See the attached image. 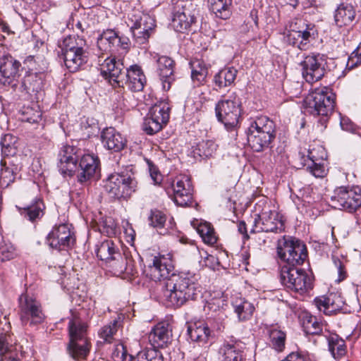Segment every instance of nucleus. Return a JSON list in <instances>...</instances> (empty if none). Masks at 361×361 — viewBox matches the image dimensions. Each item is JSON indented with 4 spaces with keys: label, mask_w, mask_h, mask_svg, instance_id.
Returning <instances> with one entry per match:
<instances>
[{
    "label": "nucleus",
    "mask_w": 361,
    "mask_h": 361,
    "mask_svg": "<svg viewBox=\"0 0 361 361\" xmlns=\"http://www.w3.org/2000/svg\"><path fill=\"white\" fill-rule=\"evenodd\" d=\"M148 268L153 280H166L163 295L169 306L180 307L188 300H195L200 295L201 288L196 274L188 271L171 274L174 267L170 254L152 256Z\"/></svg>",
    "instance_id": "nucleus-1"
},
{
    "label": "nucleus",
    "mask_w": 361,
    "mask_h": 361,
    "mask_svg": "<svg viewBox=\"0 0 361 361\" xmlns=\"http://www.w3.org/2000/svg\"><path fill=\"white\" fill-rule=\"evenodd\" d=\"M246 134L250 147L254 152H260L270 147L276 138V125L267 116H259L250 121Z\"/></svg>",
    "instance_id": "nucleus-2"
},
{
    "label": "nucleus",
    "mask_w": 361,
    "mask_h": 361,
    "mask_svg": "<svg viewBox=\"0 0 361 361\" xmlns=\"http://www.w3.org/2000/svg\"><path fill=\"white\" fill-rule=\"evenodd\" d=\"M104 190L117 200H128L138 190V182L130 166L120 172L111 173L104 179Z\"/></svg>",
    "instance_id": "nucleus-3"
},
{
    "label": "nucleus",
    "mask_w": 361,
    "mask_h": 361,
    "mask_svg": "<svg viewBox=\"0 0 361 361\" xmlns=\"http://www.w3.org/2000/svg\"><path fill=\"white\" fill-rule=\"evenodd\" d=\"M305 110L313 116H320L318 122L326 127L329 116L333 113L335 94L328 87L316 89L305 100Z\"/></svg>",
    "instance_id": "nucleus-4"
},
{
    "label": "nucleus",
    "mask_w": 361,
    "mask_h": 361,
    "mask_svg": "<svg viewBox=\"0 0 361 361\" xmlns=\"http://www.w3.org/2000/svg\"><path fill=\"white\" fill-rule=\"evenodd\" d=\"M241 111V101L235 94H231L228 99L219 101L215 106L217 120L224 125L233 140H236L238 137Z\"/></svg>",
    "instance_id": "nucleus-5"
},
{
    "label": "nucleus",
    "mask_w": 361,
    "mask_h": 361,
    "mask_svg": "<svg viewBox=\"0 0 361 361\" xmlns=\"http://www.w3.org/2000/svg\"><path fill=\"white\" fill-rule=\"evenodd\" d=\"M87 325L79 321L68 322L69 342L66 351L75 361L84 360L91 349V343L87 336Z\"/></svg>",
    "instance_id": "nucleus-6"
},
{
    "label": "nucleus",
    "mask_w": 361,
    "mask_h": 361,
    "mask_svg": "<svg viewBox=\"0 0 361 361\" xmlns=\"http://www.w3.org/2000/svg\"><path fill=\"white\" fill-rule=\"evenodd\" d=\"M278 257L286 263L283 266L298 267L308 257L306 245L300 240L290 236H283L277 243Z\"/></svg>",
    "instance_id": "nucleus-7"
},
{
    "label": "nucleus",
    "mask_w": 361,
    "mask_h": 361,
    "mask_svg": "<svg viewBox=\"0 0 361 361\" xmlns=\"http://www.w3.org/2000/svg\"><path fill=\"white\" fill-rule=\"evenodd\" d=\"M282 285L288 290L303 295L313 288V277L298 267L282 266L280 271Z\"/></svg>",
    "instance_id": "nucleus-8"
},
{
    "label": "nucleus",
    "mask_w": 361,
    "mask_h": 361,
    "mask_svg": "<svg viewBox=\"0 0 361 361\" xmlns=\"http://www.w3.org/2000/svg\"><path fill=\"white\" fill-rule=\"evenodd\" d=\"M317 36L318 31L314 24L296 20L291 23L285 38L289 45L300 50H307Z\"/></svg>",
    "instance_id": "nucleus-9"
},
{
    "label": "nucleus",
    "mask_w": 361,
    "mask_h": 361,
    "mask_svg": "<svg viewBox=\"0 0 361 361\" xmlns=\"http://www.w3.org/2000/svg\"><path fill=\"white\" fill-rule=\"evenodd\" d=\"M140 6L138 4V8L128 13V25L136 43L142 45L148 42L155 29L156 21L152 16L140 11Z\"/></svg>",
    "instance_id": "nucleus-10"
},
{
    "label": "nucleus",
    "mask_w": 361,
    "mask_h": 361,
    "mask_svg": "<svg viewBox=\"0 0 361 361\" xmlns=\"http://www.w3.org/2000/svg\"><path fill=\"white\" fill-rule=\"evenodd\" d=\"M98 66L101 75L114 87H118L123 82L126 68L122 60L106 54L98 57Z\"/></svg>",
    "instance_id": "nucleus-11"
},
{
    "label": "nucleus",
    "mask_w": 361,
    "mask_h": 361,
    "mask_svg": "<svg viewBox=\"0 0 361 361\" xmlns=\"http://www.w3.org/2000/svg\"><path fill=\"white\" fill-rule=\"evenodd\" d=\"M19 315L24 326H36L45 319L41 303L27 294H22L19 298Z\"/></svg>",
    "instance_id": "nucleus-12"
},
{
    "label": "nucleus",
    "mask_w": 361,
    "mask_h": 361,
    "mask_svg": "<svg viewBox=\"0 0 361 361\" xmlns=\"http://www.w3.org/2000/svg\"><path fill=\"white\" fill-rule=\"evenodd\" d=\"M326 59L319 53L306 55L300 63L302 75L306 82L313 83L320 80L326 73Z\"/></svg>",
    "instance_id": "nucleus-13"
},
{
    "label": "nucleus",
    "mask_w": 361,
    "mask_h": 361,
    "mask_svg": "<svg viewBox=\"0 0 361 361\" xmlns=\"http://www.w3.org/2000/svg\"><path fill=\"white\" fill-rule=\"evenodd\" d=\"M98 49L102 54L108 55L115 50H122V53H127L130 48L129 38L124 35H119L114 30L108 29L99 35L97 39Z\"/></svg>",
    "instance_id": "nucleus-14"
},
{
    "label": "nucleus",
    "mask_w": 361,
    "mask_h": 361,
    "mask_svg": "<svg viewBox=\"0 0 361 361\" xmlns=\"http://www.w3.org/2000/svg\"><path fill=\"white\" fill-rule=\"evenodd\" d=\"M165 191L171 200L180 207H186L192 203V186L190 179L183 176L169 185L164 186Z\"/></svg>",
    "instance_id": "nucleus-15"
},
{
    "label": "nucleus",
    "mask_w": 361,
    "mask_h": 361,
    "mask_svg": "<svg viewBox=\"0 0 361 361\" xmlns=\"http://www.w3.org/2000/svg\"><path fill=\"white\" fill-rule=\"evenodd\" d=\"M285 229L283 216L276 211H263L257 214L253 222L252 233H281Z\"/></svg>",
    "instance_id": "nucleus-16"
},
{
    "label": "nucleus",
    "mask_w": 361,
    "mask_h": 361,
    "mask_svg": "<svg viewBox=\"0 0 361 361\" xmlns=\"http://www.w3.org/2000/svg\"><path fill=\"white\" fill-rule=\"evenodd\" d=\"M331 201L334 207L353 212L361 206V194L342 186L334 190Z\"/></svg>",
    "instance_id": "nucleus-17"
},
{
    "label": "nucleus",
    "mask_w": 361,
    "mask_h": 361,
    "mask_svg": "<svg viewBox=\"0 0 361 361\" xmlns=\"http://www.w3.org/2000/svg\"><path fill=\"white\" fill-rule=\"evenodd\" d=\"M46 240L50 247L61 251L71 247L75 242V237L68 224H61L52 228Z\"/></svg>",
    "instance_id": "nucleus-18"
},
{
    "label": "nucleus",
    "mask_w": 361,
    "mask_h": 361,
    "mask_svg": "<svg viewBox=\"0 0 361 361\" xmlns=\"http://www.w3.org/2000/svg\"><path fill=\"white\" fill-rule=\"evenodd\" d=\"M245 343L234 336L226 338L219 346L217 353L219 361H245Z\"/></svg>",
    "instance_id": "nucleus-19"
},
{
    "label": "nucleus",
    "mask_w": 361,
    "mask_h": 361,
    "mask_svg": "<svg viewBox=\"0 0 361 361\" xmlns=\"http://www.w3.org/2000/svg\"><path fill=\"white\" fill-rule=\"evenodd\" d=\"M227 300L223 297L213 298L207 302L204 311L207 312V321L217 331L224 329V322L227 317L226 307Z\"/></svg>",
    "instance_id": "nucleus-20"
},
{
    "label": "nucleus",
    "mask_w": 361,
    "mask_h": 361,
    "mask_svg": "<svg viewBox=\"0 0 361 361\" xmlns=\"http://www.w3.org/2000/svg\"><path fill=\"white\" fill-rule=\"evenodd\" d=\"M82 150L73 145H66L61 147L58 154L57 166L63 175L72 176L78 169V162Z\"/></svg>",
    "instance_id": "nucleus-21"
},
{
    "label": "nucleus",
    "mask_w": 361,
    "mask_h": 361,
    "mask_svg": "<svg viewBox=\"0 0 361 361\" xmlns=\"http://www.w3.org/2000/svg\"><path fill=\"white\" fill-rule=\"evenodd\" d=\"M23 68L20 62L11 55L4 56L0 60V80L4 85L16 86Z\"/></svg>",
    "instance_id": "nucleus-22"
},
{
    "label": "nucleus",
    "mask_w": 361,
    "mask_h": 361,
    "mask_svg": "<svg viewBox=\"0 0 361 361\" xmlns=\"http://www.w3.org/2000/svg\"><path fill=\"white\" fill-rule=\"evenodd\" d=\"M314 304L319 312H322L326 315L343 313V298L338 292H331L317 297L314 299Z\"/></svg>",
    "instance_id": "nucleus-23"
},
{
    "label": "nucleus",
    "mask_w": 361,
    "mask_h": 361,
    "mask_svg": "<svg viewBox=\"0 0 361 361\" xmlns=\"http://www.w3.org/2000/svg\"><path fill=\"white\" fill-rule=\"evenodd\" d=\"M78 166L77 180L84 184L92 179L99 171V159L90 154H81Z\"/></svg>",
    "instance_id": "nucleus-24"
},
{
    "label": "nucleus",
    "mask_w": 361,
    "mask_h": 361,
    "mask_svg": "<svg viewBox=\"0 0 361 361\" xmlns=\"http://www.w3.org/2000/svg\"><path fill=\"white\" fill-rule=\"evenodd\" d=\"M125 75L123 82L119 85V88L124 89L127 87L132 92H140L143 90L147 79L140 66H130L129 68H126Z\"/></svg>",
    "instance_id": "nucleus-25"
},
{
    "label": "nucleus",
    "mask_w": 361,
    "mask_h": 361,
    "mask_svg": "<svg viewBox=\"0 0 361 361\" xmlns=\"http://www.w3.org/2000/svg\"><path fill=\"white\" fill-rule=\"evenodd\" d=\"M114 355L118 361H164L161 353L153 348H145L140 350L135 357L128 354L124 345L117 348Z\"/></svg>",
    "instance_id": "nucleus-26"
},
{
    "label": "nucleus",
    "mask_w": 361,
    "mask_h": 361,
    "mask_svg": "<svg viewBox=\"0 0 361 361\" xmlns=\"http://www.w3.org/2000/svg\"><path fill=\"white\" fill-rule=\"evenodd\" d=\"M157 72L165 91L170 90L172 82L175 80L173 75L175 62L170 57L161 56L157 61Z\"/></svg>",
    "instance_id": "nucleus-27"
},
{
    "label": "nucleus",
    "mask_w": 361,
    "mask_h": 361,
    "mask_svg": "<svg viewBox=\"0 0 361 361\" xmlns=\"http://www.w3.org/2000/svg\"><path fill=\"white\" fill-rule=\"evenodd\" d=\"M101 140L105 148L114 152H121L127 144L126 137L112 127L106 128L102 131Z\"/></svg>",
    "instance_id": "nucleus-28"
},
{
    "label": "nucleus",
    "mask_w": 361,
    "mask_h": 361,
    "mask_svg": "<svg viewBox=\"0 0 361 361\" xmlns=\"http://www.w3.org/2000/svg\"><path fill=\"white\" fill-rule=\"evenodd\" d=\"M16 207L20 215L32 223L40 221L45 214L46 206L41 197H37L30 204Z\"/></svg>",
    "instance_id": "nucleus-29"
},
{
    "label": "nucleus",
    "mask_w": 361,
    "mask_h": 361,
    "mask_svg": "<svg viewBox=\"0 0 361 361\" xmlns=\"http://www.w3.org/2000/svg\"><path fill=\"white\" fill-rule=\"evenodd\" d=\"M209 324L210 323L207 321L195 322L188 326L187 331L191 341L197 343L200 345L208 343L212 337Z\"/></svg>",
    "instance_id": "nucleus-30"
},
{
    "label": "nucleus",
    "mask_w": 361,
    "mask_h": 361,
    "mask_svg": "<svg viewBox=\"0 0 361 361\" xmlns=\"http://www.w3.org/2000/svg\"><path fill=\"white\" fill-rule=\"evenodd\" d=\"M179 1H176V8L173 13L172 24L174 29L179 32H184L188 30L195 22V18L193 15L186 13V5L178 4Z\"/></svg>",
    "instance_id": "nucleus-31"
},
{
    "label": "nucleus",
    "mask_w": 361,
    "mask_h": 361,
    "mask_svg": "<svg viewBox=\"0 0 361 361\" xmlns=\"http://www.w3.org/2000/svg\"><path fill=\"white\" fill-rule=\"evenodd\" d=\"M355 16V6L348 1H342L335 11V23L338 27L349 25L354 20Z\"/></svg>",
    "instance_id": "nucleus-32"
},
{
    "label": "nucleus",
    "mask_w": 361,
    "mask_h": 361,
    "mask_svg": "<svg viewBox=\"0 0 361 361\" xmlns=\"http://www.w3.org/2000/svg\"><path fill=\"white\" fill-rule=\"evenodd\" d=\"M88 55L87 48H84L62 56L66 68L71 72H75L87 62Z\"/></svg>",
    "instance_id": "nucleus-33"
},
{
    "label": "nucleus",
    "mask_w": 361,
    "mask_h": 361,
    "mask_svg": "<svg viewBox=\"0 0 361 361\" xmlns=\"http://www.w3.org/2000/svg\"><path fill=\"white\" fill-rule=\"evenodd\" d=\"M44 75L37 71H25L22 79L21 87L26 93L37 92L42 90L44 84Z\"/></svg>",
    "instance_id": "nucleus-34"
},
{
    "label": "nucleus",
    "mask_w": 361,
    "mask_h": 361,
    "mask_svg": "<svg viewBox=\"0 0 361 361\" xmlns=\"http://www.w3.org/2000/svg\"><path fill=\"white\" fill-rule=\"evenodd\" d=\"M171 336V332L168 325L159 323L149 334V339L154 347L153 349H155V348H164L169 342Z\"/></svg>",
    "instance_id": "nucleus-35"
},
{
    "label": "nucleus",
    "mask_w": 361,
    "mask_h": 361,
    "mask_svg": "<svg viewBox=\"0 0 361 361\" xmlns=\"http://www.w3.org/2000/svg\"><path fill=\"white\" fill-rule=\"evenodd\" d=\"M298 156L300 159V164L304 166L307 161L312 163L324 161L326 153L324 149L320 145L312 147L310 146L309 148L300 147Z\"/></svg>",
    "instance_id": "nucleus-36"
},
{
    "label": "nucleus",
    "mask_w": 361,
    "mask_h": 361,
    "mask_svg": "<svg viewBox=\"0 0 361 361\" xmlns=\"http://www.w3.org/2000/svg\"><path fill=\"white\" fill-rule=\"evenodd\" d=\"M238 71L233 67H226L214 76L213 82L216 90L232 85L236 78Z\"/></svg>",
    "instance_id": "nucleus-37"
},
{
    "label": "nucleus",
    "mask_w": 361,
    "mask_h": 361,
    "mask_svg": "<svg viewBox=\"0 0 361 361\" xmlns=\"http://www.w3.org/2000/svg\"><path fill=\"white\" fill-rule=\"evenodd\" d=\"M97 257L102 261L107 262L109 259L120 257V251L112 240H104L96 246Z\"/></svg>",
    "instance_id": "nucleus-38"
},
{
    "label": "nucleus",
    "mask_w": 361,
    "mask_h": 361,
    "mask_svg": "<svg viewBox=\"0 0 361 361\" xmlns=\"http://www.w3.org/2000/svg\"><path fill=\"white\" fill-rule=\"evenodd\" d=\"M232 305L235 313L237 314L239 321L250 319L255 311V306L252 303L243 298H236L232 301Z\"/></svg>",
    "instance_id": "nucleus-39"
},
{
    "label": "nucleus",
    "mask_w": 361,
    "mask_h": 361,
    "mask_svg": "<svg viewBox=\"0 0 361 361\" xmlns=\"http://www.w3.org/2000/svg\"><path fill=\"white\" fill-rule=\"evenodd\" d=\"M59 47L61 49V55L66 54L70 51L87 48L85 39L78 35L67 36L62 41L59 42Z\"/></svg>",
    "instance_id": "nucleus-40"
},
{
    "label": "nucleus",
    "mask_w": 361,
    "mask_h": 361,
    "mask_svg": "<svg viewBox=\"0 0 361 361\" xmlns=\"http://www.w3.org/2000/svg\"><path fill=\"white\" fill-rule=\"evenodd\" d=\"M17 166L7 162L5 159L1 161L0 185L2 188H7L16 178Z\"/></svg>",
    "instance_id": "nucleus-41"
},
{
    "label": "nucleus",
    "mask_w": 361,
    "mask_h": 361,
    "mask_svg": "<svg viewBox=\"0 0 361 361\" xmlns=\"http://www.w3.org/2000/svg\"><path fill=\"white\" fill-rule=\"evenodd\" d=\"M327 340L329 350L335 359L339 360L346 354L345 342L338 335H330Z\"/></svg>",
    "instance_id": "nucleus-42"
},
{
    "label": "nucleus",
    "mask_w": 361,
    "mask_h": 361,
    "mask_svg": "<svg viewBox=\"0 0 361 361\" xmlns=\"http://www.w3.org/2000/svg\"><path fill=\"white\" fill-rule=\"evenodd\" d=\"M302 328L306 334L319 335L323 332V324L309 313H305L302 318Z\"/></svg>",
    "instance_id": "nucleus-43"
},
{
    "label": "nucleus",
    "mask_w": 361,
    "mask_h": 361,
    "mask_svg": "<svg viewBox=\"0 0 361 361\" xmlns=\"http://www.w3.org/2000/svg\"><path fill=\"white\" fill-rule=\"evenodd\" d=\"M170 107L168 103L161 102L152 106L148 114L154 119L160 123H167L169 119Z\"/></svg>",
    "instance_id": "nucleus-44"
},
{
    "label": "nucleus",
    "mask_w": 361,
    "mask_h": 361,
    "mask_svg": "<svg viewBox=\"0 0 361 361\" xmlns=\"http://www.w3.org/2000/svg\"><path fill=\"white\" fill-rule=\"evenodd\" d=\"M192 68L191 78L197 85L202 84L208 74V69L205 63L200 60H195L190 63Z\"/></svg>",
    "instance_id": "nucleus-45"
},
{
    "label": "nucleus",
    "mask_w": 361,
    "mask_h": 361,
    "mask_svg": "<svg viewBox=\"0 0 361 361\" xmlns=\"http://www.w3.org/2000/svg\"><path fill=\"white\" fill-rule=\"evenodd\" d=\"M17 137L11 134H6L1 138V154L4 159L13 157L17 153Z\"/></svg>",
    "instance_id": "nucleus-46"
},
{
    "label": "nucleus",
    "mask_w": 361,
    "mask_h": 361,
    "mask_svg": "<svg viewBox=\"0 0 361 361\" xmlns=\"http://www.w3.org/2000/svg\"><path fill=\"white\" fill-rule=\"evenodd\" d=\"M197 231L202 240L208 245H214L217 241V237L211 224L208 222L200 223Z\"/></svg>",
    "instance_id": "nucleus-47"
},
{
    "label": "nucleus",
    "mask_w": 361,
    "mask_h": 361,
    "mask_svg": "<svg viewBox=\"0 0 361 361\" xmlns=\"http://www.w3.org/2000/svg\"><path fill=\"white\" fill-rule=\"evenodd\" d=\"M197 231L202 240L208 245H214L217 241V237L211 224L208 222L200 223Z\"/></svg>",
    "instance_id": "nucleus-48"
},
{
    "label": "nucleus",
    "mask_w": 361,
    "mask_h": 361,
    "mask_svg": "<svg viewBox=\"0 0 361 361\" xmlns=\"http://www.w3.org/2000/svg\"><path fill=\"white\" fill-rule=\"evenodd\" d=\"M197 231L202 240L208 245H214L217 241V237L211 224L208 222L200 223Z\"/></svg>",
    "instance_id": "nucleus-49"
},
{
    "label": "nucleus",
    "mask_w": 361,
    "mask_h": 361,
    "mask_svg": "<svg viewBox=\"0 0 361 361\" xmlns=\"http://www.w3.org/2000/svg\"><path fill=\"white\" fill-rule=\"evenodd\" d=\"M270 343L277 351L281 352L285 347L286 334L276 328L269 330Z\"/></svg>",
    "instance_id": "nucleus-50"
},
{
    "label": "nucleus",
    "mask_w": 361,
    "mask_h": 361,
    "mask_svg": "<svg viewBox=\"0 0 361 361\" xmlns=\"http://www.w3.org/2000/svg\"><path fill=\"white\" fill-rule=\"evenodd\" d=\"M231 1H213L209 8L216 17L221 19H227L231 14Z\"/></svg>",
    "instance_id": "nucleus-51"
},
{
    "label": "nucleus",
    "mask_w": 361,
    "mask_h": 361,
    "mask_svg": "<svg viewBox=\"0 0 361 361\" xmlns=\"http://www.w3.org/2000/svg\"><path fill=\"white\" fill-rule=\"evenodd\" d=\"M217 145L212 140H202L200 142L195 149V153L201 157H210L216 151Z\"/></svg>",
    "instance_id": "nucleus-52"
},
{
    "label": "nucleus",
    "mask_w": 361,
    "mask_h": 361,
    "mask_svg": "<svg viewBox=\"0 0 361 361\" xmlns=\"http://www.w3.org/2000/svg\"><path fill=\"white\" fill-rule=\"evenodd\" d=\"M118 322L114 320L109 324L104 326L99 331V336L104 342L111 343L114 340V336L118 331Z\"/></svg>",
    "instance_id": "nucleus-53"
},
{
    "label": "nucleus",
    "mask_w": 361,
    "mask_h": 361,
    "mask_svg": "<svg viewBox=\"0 0 361 361\" xmlns=\"http://www.w3.org/2000/svg\"><path fill=\"white\" fill-rule=\"evenodd\" d=\"M166 221V214L159 209H152L148 216V221L149 226L157 228H162L164 227Z\"/></svg>",
    "instance_id": "nucleus-54"
},
{
    "label": "nucleus",
    "mask_w": 361,
    "mask_h": 361,
    "mask_svg": "<svg viewBox=\"0 0 361 361\" xmlns=\"http://www.w3.org/2000/svg\"><path fill=\"white\" fill-rule=\"evenodd\" d=\"M164 124L147 114L144 119L142 129L147 134L153 135L161 130Z\"/></svg>",
    "instance_id": "nucleus-55"
},
{
    "label": "nucleus",
    "mask_w": 361,
    "mask_h": 361,
    "mask_svg": "<svg viewBox=\"0 0 361 361\" xmlns=\"http://www.w3.org/2000/svg\"><path fill=\"white\" fill-rule=\"evenodd\" d=\"M361 310V306L359 302V299L357 295H353L348 300H343V313L350 314L354 312H358Z\"/></svg>",
    "instance_id": "nucleus-56"
},
{
    "label": "nucleus",
    "mask_w": 361,
    "mask_h": 361,
    "mask_svg": "<svg viewBox=\"0 0 361 361\" xmlns=\"http://www.w3.org/2000/svg\"><path fill=\"white\" fill-rule=\"evenodd\" d=\"M109 267L112 268L115 274H123L127 269V259H126L120 252V257L112 258L108 262Z\"/></svg>",
    "instance_id": "nucleus-57"
},
{
    "label": "nucleus",
    "mask_w": 361,
    "mask_h": 361,
    "mask_svg": "<svg viewBox=\"0 0 361 361\" xmlns=\"http://www.w3.org/2000/svg\"><path fill=\"white\" fill-rule=\"evenodd\" d=\"M307 170L316 178H324L327 173L324 161L311 163L307 166Z\"/></svg>",
    "instance_id": "nucleus-58"
},
{
    "label": "nucleus",
    "mask_w": 361,
    "mask_h": 361,
    "mask_svg": "<svg viewBox=\"0 0 361 361\" xmlns=\"http://www.w3.org/2000/svg\"><path fill=\"white\" fill-rule=\"evenodd\" d=\"M361 65V42L357 47L350 55L347 68L350 70L353 69Z\"/></svg>",
    "instance_id": "nucleus-59"
},
{
    "label": "nucleus",
    "mask_w": 361,
    "mask_h": 361,
    "mask_svg": "<svg viewBox=\"0 0 361 361\" xmlns=\"http://www.w3.org/2000/svg\"><path fill=\"white\" fill-rule=\"evenodd\" d=\"M11 336L8 332H0V355H6L5 354L8 352L11 344Z\"/></svg>",
    "instance_id": "nucleus-60"
},
{
    "label": "nucleus",
    "mask_w": 361,
    "mask_h": 361,
    "mask_svg": "<svg viewBox=\"0 0 361 361\" xmlns=\"http://www.w3.org/2000/svg\"><path fill=\"white\" fill-rule=\"evenodd\" d=\"M16 256L14 247L6 243L0 245V258L1 261H8Z\"/></svg>",
    "instance_id": "nucleus-61"
},
{
    "label": "nucleus",
    "mask_w": 361,
    "mask_h": 361,
    "mask_svg": "<svg viewBox=\"0 0 361 361\" xmlns=\"http://www.w3.org/2000/svg\"><path fill=\"white\" fill-rule=\"evenodd\" d=\"M25 119L30 123H38L41 120L42 114L38 111H34L32 108H26L23 112Z\"/></svg>",
    "instance_id": "nucleus-62"
},
{
    "label": "nucleus",
    "mask_w": 361,
    "mask_h": 361,
    "mask_svg": "<svg viewBox=\"0 0 361 361\" xmlns=\"http://www.w3.org/2000/svg\"><path fill=\"white\" fill-rule=\"evenodd\" d=\"M333 262L338 274V280L343 281L346 278L347 274L343 262L337 257H332Z\"/></svg>",
    "instance_id": "nucleus-63"
},
{
    "label": "nucleus",
    "mask_w": 361,
    "mask_h": 361,
    "mask_svg": "<svg viewBox=\"0 0 361 361\" xmlns=\"http://www.w3.org/2000/svg\"><path fill=\"white\" fill-rule=\"evenodd\" d=\"M102 233H106V235L111 237L116 233V225L112 219L106 220L104 223Z\"/></svg>",
    "instance_id": "nucleus-64"
}]
</instances>
